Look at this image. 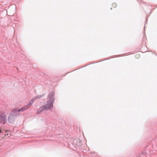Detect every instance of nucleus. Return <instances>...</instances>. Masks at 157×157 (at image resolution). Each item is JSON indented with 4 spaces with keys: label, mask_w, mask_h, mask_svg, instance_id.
Segmentation results:
<instances>
[{
    "label": "nucleus",
    "mask_w": 157,
    "mask_h": 157,
    "mask_svg": "<svg viewBox=\"0 0 157 157\" xmlns=\"http://www.w3.org/2000/svg\"><path fill=\"white\" fill-rule=\"evenodd\" d=\"M54 92L53 91H52L51 93L48 95L49 99L48 100L47 104L41 107V108L42 109V110L38 111V113L42 112L43 110L49 109L53 108V103L54 100Z\"/></svg>",
    "instance_id": "obj_1"
},
{
    "label": "nucleus",
    "mask_w": 157,
    "mask_h": 157,
    "mask_svg": "<svg viewBox=\"0 0 157 157\" xmlns=\"http://www.w3.org/2000/svg\"><path fill=\"white\" fill-rule=\"evenodd\" d=\"M3 131H4V130H3V131H2L1 129H0V133H3Z\"/></svg>",
    "instance_id": "obj_11"
},
{
    "label": "nucleus",
    "mask_w": 157,
    "mask_h": 157,
    "mask_svg": "<svg viewBox=\"0 0 157 157\" xmlns=\"http://www.w3.org/2000/svg\"><path fill=\"white\" fill-rule=\"evenodd\" d=\"M112 5V6L114 8L116 7L117 6V4L115 3H113Z\"/></svg>",
    "instance_id": "obj_9"
},
{
    "label": "nucleus",
    "mask_w": 157,
    "mask_h": 157,
    "mask_svg": "<svg viewBox=\"0 0 157 157\" xmlns=\"http://www.w3.org/2000/svg\"><path fill=\"white\" fill-rule=\"evenodd\" d=\"M16 117H17L14 116L13 114H11V113H10L8 117V120L9 122L10 123H13Z\"/></svg>",
    "instance_id": "obj_4"
},
{
    "label": "nucleus",
    "mask_w": 157,
    "mask_h": 157,
    "mask_svg": "<svg viewBox=\"0 0 157 157\" xmlns=\"http://www.w3.org/2000/svg\"><path fill=\"white\" fill-rule=\"evenodd\" d=\"M44 94H43L40 95H38L37 96L33 98L31 100L29 101V103L27 105H26V106L28 108L33 104V103L34 102V100L43 97L44 96Z\"/></svg>",
    "instance_id": "obj_3"
},
{
    "label": "nucleus",
    "mask_w": 157,
    "mask_h": 157,
    "mask_svg": "<svg viewBox=\"0 0 157 157\" xmlns=\"http://www.w3.org/2000/svg\"><path fill=\"white\" fill-rule=\"evenodd\" d=\"M8 132V131H6V132Z\"/></svg>",
    "instance_id": "obj_13"
},
{
    "label": "nucleus",
    "mask_w": 157,
    "mask_h": 157,
    "mask_svg": "<svg viewBox=\"0 0 157 157\" xmlns=\"http://www.w3.org/2000/svg\"><path fill=\"white\" fill-rule=\"evenodd\" d=\"M7 121V116L6 115L0 117V123L2 124H5Z\"/></svg>",
    "instance_id": "obj_6"
},
{
    "label": "nucleus",
    "mask_w": 157,
    "mask_h": 157,
    "mask_svg": "<svg viewBox=\"0 0 157 157\" xmlns=\"http://www.w3.org/2000/svg\"><path fill=\"white\" fill-rule=\"evenodd\" d=\"M28 109V107H27L26 105L25 106L22 107L20 109H18V111H19V112H23V111L27 109Z\"/></svg>",
    "instance_id": "obj_7"
},
{
    "label": "nucleus",
    "mask_w": 157,
    "mask_h": 157,
    "mask_svg": "<svg viewBox=\"0 0 157 157\" xmlns=\"http://www.w3.org/2000/svg\"><path fill=\"white\" fill-rule=\"evenodd\" d=\"M10 113L17 117L20 114L18 109H13Z\"/></svg>",
    "instance_id": "obj_5"
},
{
    "label": "nucleus",
    "mask_w": 157,
    "mask_h": 157,
    "mask_svg": "<svg viewBox=\"0 0 157 157\" xmlns=\"http://www.w3.org/2000/svg\"><path fill=\"white\" fill-rule=\"evenodd\" d=\"M6 115L5 111L0 110V117Z\"/></svg>",
    "instance_id": "obj_8"
},
{
    "label": "nucleus",
    "mask_w": 157,
    "mask_h": 157,
    "mask_svg": "<svg viewBox=\"0 0 157 157\" xmlns=\"http://www.w3.org/2000/svg\"><path fill=\"white\" fill-rule=\"evenodd\" d=\"M147 22V18H146V22H145V25H144V28H145V24H146V23Z\"/></svg>",
    "instance_id": "obj_10"
},
{
    "label": "nucleus",
    "mask_w": 157,
    "mask_h": 157,
    "mask_svg": "<svg viewBox=\"0 0 157 157\" xmlns=\"http://www.w3.org/2000/svg\"><path fill=\"white\" fill-rule=\"evenodd\" d=\"M44 94H43L40 95H38L37 96L33 98L31 100L29 101V103L27 105H26V106L28 108L33 104V103L34 102V100L43 97L44 96Z\"/></svg>",
    "instance_id": "obj_2"
},
{
    "label": "nucleus",
    "mask_w": 157,
    "mask_h": 157,
    "mask_svg": "<svg viewBox=\"0 0 157 157\" xmlns=\"http://www.w3.org/2000/svg\"><path fill=\"white\" fill-rule=\"evenodd\" d=\"M136 55H137V56H139V55L138 54H136Z\"/></svg>",
    "instance_id": "obj_12"
}]
</instances>
